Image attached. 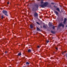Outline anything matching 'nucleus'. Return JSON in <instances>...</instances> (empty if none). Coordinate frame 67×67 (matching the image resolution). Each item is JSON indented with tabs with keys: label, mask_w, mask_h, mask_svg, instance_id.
Segmentation results:
<instances>
[{
	"label": "nucleus",
	"mask_w": 67,
	"mask_h": 67,
	"mask_svg": "<svg viewBox=\"0 0 67 67\" xmlns=\"http://www.w3.org/2000/svg\"><path fill=\"white\" fill-rule=\"evenodd\" d=\"M3 13L5 15L8 16V15H7V13H8V12H7V11L4 10L3 11Z\"/></svg>",
	"instance_id": "nucleus-1"
},
{
	"label": "nucleus",
	"mask_w": 67,
	"mask_h": 67,
	"mask_svg": "<svg viewBox=\"0 0 67 67\" xmlns=\"http://www.w3.org/2000/svg\"><path fill=\"white\" fill-rule=\"evenodd\" d=\"M59 26H62L63 27H64V24H62V23H60L59 24Z\"/></svg>",
	"instance_id": "nucleus-2"
},
{
	"label": "nucleus",
	"mask_w": 67,
	"mask_h": 67,
	"mask_svg": "<svg viewBox=\"0 0 67 67\" xmlns=\"http://www.w3.org/2000/svg\"><path fill=\"white\" fill-rule=\"evenodd\" d=\"M34 16L35 17H37V16H38V14L37 13H35L34 14Z\"/></svg>",
	"instance_id": "nucleus-3"
},
{
	"label": "nucleus",
	"mask_w": 67,
	"mask_h": 67,
	"mask_svg": "<svg viewBox=\"0 0 67 67\" xmlns=\"http://www.w3.org/2000/svg\"><path fill=\"white\" fill-rule=\"evenodd\" d=\"M67 21V18H64V21H63V24H65L66 23V21Z\"/></svg>",
	"instance_id": "nucleus-4"
},
{
	"label": "nucleus",
	"mask_w": 67,
	"mask_h": 67,
	"mask_svg": "<svg viewBox=\"0 0 67 67\" xmlns=\"http://www.w3.org/2000/svg\"><path fill=\"white\" fill-rule=\"evenodd\" d=\"M44 4L45 7H46V6H47L48 4V3L47 2H46L44 3Z\"/></svg>",
	"instance_id": "nucleus-5"
},
{
	"label": "nucleus",
	"mask_w": 67,
	"mask_h": 67,
	"mask_svg": "<svg viewBox=\"0 0 67 67\" xmlns=\"http://www.w3.org/2000/svg\"><path fill=\"white\" fill-rule=\"evenodd\" d=\"M54 11V13H55L56 15H58V12L57 11L55 10Z\"/></svg>",
	"instance_id": "nucleus-6"
},
{
	"label": "nucleus",
	"mask_w": 67,
	"mask_h": 67,
	"mask_svg": "<svg viewBox=\"0 0 67 67\" xmlns=\"http://www.w3.org/2000/svg\"><path fill=\"white\" fill-rule=\"evenodd\" d=\"M40 6H41V7H42V8H44L45 7L44 4H43L41 5Z\"/></svg>",
	"instance_id": "nucleus-7"
},
{
	"label": "nucleus",
	"mask_w": 67,
	"mask_h": 67,
	"mask_svg": "<svg viewBox=\"0 0 67 67\" xmlns=\"http://www.w3.org/2000/svg\"><path fill=\"white\" fill-rule=\"evenodd\" d=\"M56 10L58 11V12H60V9L59 8H57L56 9Z\"/></svg>",
	"instance_id": "nucleus-8"
},
{
	"label": "nucleus",
	"mask_w": 67,
	"mask_h": 67,
	"mask_svg": "<svg viewBox=\"0 0 67 67\" xmlns=\"http://www.w3.org/2000/svg\"><path fill=\"white\" fill-rule=\"evenodd\" d=\"M52 25H52V23H50L49 25V27H51V26H52Z\"/></svg>",
	"instance_id": "nucleus-9"
},
{
	"label": "nucleus",
	"mask_w": 67,
	"mask_h": 67,
	"mask_svg": "<svg viewBox=\"0 0 67 67\" xmlns=\"http://www.w3.org/2000/svg\"><path fill=\"white\" fill-rule=\"evenodd\" d=\"M30 28L31 29H33V25H32V24H31L30 25Z\"/></svg>",
	"instance_id": "nucleus-10"
},
{
	"label": "nucleus",
	"mask_w": 67,
	"mask_h": 67,
	"mask_svg": "<svg viewBox=\"0 0 67 67\" xmlns=\"http://www.w3.org/2000/svg\"><path fill=\"white\" fill-rule=\"evenodd\" d=\"M35 6L36 7V8H38V5L37 4L35 5Z\"/></svg>",
	"instance_id": "nucleus-11"
},
{
	"label": "nucleus",
	"mask_w": 67,
	"mask_h": 67,
	"mask_svg": "<svg viewBox=\"0 0 67 67\" xmlns=\"http://www.w3.org/2000/svg\"><path fill=\"white\" fill-rule=\"evenodd\" d=\"M51 32L52 33H53V34H55V31H54L52 30L51 31Z\"/></svg>",
	"instance_id": "nucleus-12"
},
{
	"label": "nucleus",
	"mask_w": 67,
	"mask_h": 67,
	"mask_svg": "<svg viewBox=\"0 0 67 67\" xmlns=\"http://www.w3.org/2000/svg\"><path fill=\"white\" fill-rule=\"evenodd\" d=\"M37 31H41V30H40V29H39V28H38V27H37Z\"/></svg>",
	"instance_id": "nucleus-13"
},
{
	"label": "nucleus",
	"mask_w": 67,
	"mask_h": 67,
	"mask_svg": "<svg viewBox=\"0 0 67 67\" xmlns=\"http://www.w3.org/2000/svg\"><path fill=\"white\" fill-rule=\"evenodd\" d=\"M43 27L44 29H46V27L45 25H44L43 26Z\"/></svg>",
	"instance_id": "nucleus-14"
},
{
	"label": "nucleus",
	"mask_w": 67,
	"mask_h": 67,
	"mask_svg": "<svg viewBox=\"0 0 67 67\" xmlns=\"http://www.w3.org/2000/svg\"><path fill=\"white\" fill-rule=\"evenodd\" d=\"M28 52H31V49H29L28 50Z\"/></svg>",
	"instance_id": "nucleus-15"
},
{
	"label": "nucleus",
	"mask_w": 67,
	"mask_h": 67,
	"mask_svg": "<svg viewBox=\"0 0 67 67\" xmlns=\"http://www.w3.org/2000/svg\"><path fill=\"white\" fill-rule=\"evenodd\" d=\"M43 0H41V4L43 3Z\"/></svg>",
	"instance_id": "nucleus-16"
},
{
	"label": "nucleus",
	"mask_w": 67,
	"mask_h": 67,
	"mask_svg": "<svg viewBox=\"0 0 67 67\" xmlns=\"http://www.w3.org/2000/svg\"><path fill=\"white\" fill-rule=\"evenodd\" d=\"M26 65H29V64H30V63H29L28 62H27L26 63Z\"/></svg>",
	"instance_id": "nucleus-17"
},
{
	"label": "nucleus",
	"mask_w": 67,
	"mask_h": 67,
	"mask_svg": "<svg viewBox=\"0 0 67 67\" xmlns=\"http://www.w3.org/2000/svg\"><path fill=\"white\" fill-rule=\"evenodd\" d=\"M36 23L37 24H38V25H40V23H39L38 22H36Z\"/></svg>",
	"instance_id": "nucleus-18"
},
{
	"label": "nucleus",
	"mask_w": 67,
	"mask_h": 67,
	"mask_svg": "<svg viewBox=\"0 0 67 67\" xmlns=\"http://www.w3.org/2000/svg\"><path fill=\"white\" fill-rule=\"evenodd\" d=\"M1 17V19H3L4 18V16H3V15H2Z\"/></svg>",
	"instance_id": "nucleus-19"
},
{
	"label": "nucleus",
	"mask_w": 67,
	"mask_h": 67,
	"mask_svg": "<svg viewBox=\"0 0 67 67\" xmlns=\"http://www.w3.org/2000/svg\"><path fill=\"white\" fill-rule=\"evenodd\" d=\"M18 55H19V56H20L21 55V53H19L18 54Z\"/></svg>",
	"instance_id": "nucleus-20"
},
{
	"label": "nucleus",
	"mask_w": 67,
	"mask_h": 67,
	"mask_svg": "<svg viewBox=\"0 0 67 67\" xmlns=\"http://www.w3.org/2000/svg\"><path fill=\"white\" fill-rule=\"evenodd\" d=\"M66 51H64V52H62V54L63 55H64V53H66Z\"/></svg>",
	"instance_id": "nucleus-21"
},
{
	"label": "nucleus",
	"mask_w": 67,
	"mask_h": 67,
	"mask_svg": "<svg viewBox=\"0 0 67 67\" xmlns=\"http://www.w3.org/2000/svg\"><path fill=\"white\" fill-rule=\"evenodd\" d=\"M53 29H55V26H53L52 27Z\"/></svg>",
	"instance_id": "nucleus-22"
},
{
	"label": "nucleus",
	"mask_w": 67,
	"mask_h": 67,
	"mask_svg": "<svg viewBox=\"0 0 67 67\" xmlns=\"http://www.w3.org/2000/svg\"><path fill=\"white\" fill-rule=\"evenodd\" d=\"M40 47H41V46H37V47L38 48H40Z\"/></svg>",
	"instance_id": "nucleus-23"
},
{
	"label": "nucleus",
	"mask_w": 67,
	"mask_h": 67,
	"mask_svg": "<svg viewBox=\"0 0 67 67\" xmlns=\"http://www.w3.org/2000/svg\"><path fill=\"white\" fill-rule=\"evenodd\" d=\"M47 43H48L49 42V41L48 40L47 41Z\"/></svg>",
	"instance_id": "nucleus-24"
},
{
	"label": "nucleus",
	"mask_w": 67,
	"mask_h": 67,
	"mask_svg": "<svg viewBox=\"0 0 67 67\" xmlns=\"http://www.w3.org/2000/svg\"><path fill=\"white\" fill-rule=\"evenodd\" d=\"M51 4H54V3H51Z\"/></svg>",
	"instance_id": "nucleus-25"
},
{
	"label": "nucleus",
	"mask_w": 67,
	"mask_h": 67,
	"mask_svg": "<svg viewBox=\"0 0 67 67\" xmlns=\"http://www.w3.org/2000/svg\"><path fill=\"white\" fill-rule=\"evenodd\" d=\"M55 49H57V50L58 49V48H56Z\"/></svg>",
	"instance_id": "nucleus-26"
},
{
	"label": "nucleus",
	"mask_w": 67,
	"mask_h": 67,
	"mask_svg": "<svg viewBox=\"0 0 67 67\" xmlns=\"http://www.w3.org/2000/svg\"><path fill=\"white\" fill-rule=\"evenodd\" d=\"M66 57H67V53H66Z\"/></svg>",
	"instance_id": "nucleus-27"
},
{
	"label": "nucleus",
	"mask_w": 67,
	"mask_h": 67,
	"mask_svg": "<svg viewBox=\"0 0 67 67\" xmlns=\"http://www.w3.org/2000/svg\"><path fill=\"white\" fill-rule=\"evenodd\" d=\"M7 4H9V2H7Z\"/></svg>",
	"instance_id": "nucleus-28"
},
{
	"label": "nucleus",
	"mask_w": 67,
	"mask_h": 67,
	"mask_svg": "<svg viewBox=\"0 0 67 67\" xmlns=\"http://www.w3.org/2000/svg\"><path fill=\"white\" fill-rule=\"evenodd\" d=\"M7 52L6 51V52H5V53H7Z\"/></svg>",
	"instance_id": "nucleus-29"
},
{
	"label": "nucleus",
	"mask_w": 67,
	"mask_h": 67,
	"mask_svg": "<svg viewBox=\"0 0 67 67\" xmlns=\"http://www.w3.org/2000/svg\"><path fill=\"white\" fill-rule=\"evenodd\" d=\"M32 10H34V8H32Z\"/></svg>",
	"instance_id": "nucleus-30"
},
{
	"label": "nucleus",
	"mask_w": 67,
	"mask_h": 67,
	"mask_svg": "<svg viewBox=\"0 0 67 67\" xmlns=\"http://www.w3.org/2000/svg\"><path fill=\"white\" fill-rule=\"evenodd\" d=\"M51 59H52V58H51Z\"/></svg>",
	"instance_id": "nucleus-31"
},
{
	"label": "nucleus",
	"mask_w": 67,
	"mask_h": 67,
	"mask_svg": "<svg viewBox=\"0 0 67 67\" xmlns=\"http://www.w3.org/2000/svg\"><path fill=\"white\" fill-rule=\"evenodd\" d=\"M41 28H42V27L41 26Z\"/></svg>",
	"instance_id": "nucleus-32"
},
{
	"label": "nucleus",
	"mask_w": 67,
	"mask_h": 67,
	"mask_svg": "<svg viewBox=\"0 0 67 67\" xmlns=\"http://www.w3.org/2000/svg\"><path fill=\"white\" fill-rule=\"evenodd\" d=\"M54 8H56V7H55V6H54Z\"/></svg>",
	"instance_id": "nucleus-33"
},
{
	"label": "nucleus",
	"mask_w": 67,
	"mask_h": 67,
	"mask_svg": "<svg viewBox=\"0 0 67 67\" xmlns=\"http://www.w3.org/2000/svg\"><path fill=\"white\" fill-rule=\"evenodd\" d=\"M66 27H67V25L66 26Z\"/></svg>",
	"instance_id": "nucleus-34"
},
{
	"label": "nucleus",
	"mask_w": 67,
	"mask_h": 67,
	"mask_svg": "<svg viewBox=\"0 0 67 67\" xmlns=\"http://www.w3.org/2000/svg\"><path fill=\"white\" fill-rule=\"evenodd\" d=\"M52 38H54V37H52Z\"/></svg>",
	"instance_id": "nucleus-35"
}]
</instances>
